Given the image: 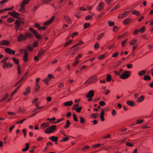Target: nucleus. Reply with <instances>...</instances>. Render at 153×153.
<instances>
[{"mask_svg":"<svg viewBox=\"0 0 153 153\" xmlns=\"http://www.w3.org/2000/svg\"><path fill=\"white\" fill-rule=\"evenodd\" d=\"M64 19L69 24H71L72 23V21L71 19L68 16H65L64 17Z\"/></svg>","mask_w":153,"mask_h":153,"instance_id":"obj_15","label":"nucleus"},{"mask_svg":"<svg viewBox=\"0 0 153 153\" xmlns=\"http://www.w3.org/2000/svg\"><path fill=\"white\" fill-rule=\"evenodd\" d=\"M137 42V40L136 39H134L130 43V45H133L135 44Z\"/></svg>","mask_w":153,"mask_h":153,"instance_id":"obj_51","label":"nucleus"},{"mask_svg":"<svg viewBox=\"0 0 153 153\" xmlns=\"http://www.w3.org/2000/svg\"><path fill=\"white\" fill-rule=\"evenodd\" d=\"M14 19L12 18H10L7 19V22L9 23H10L12 22L13 21Z\"/></svg>","mask_w":153,"mask_h":153,"instance_id":"obj_49","label":"nucleus"},{"mask_svg":"<svg viewBox=\"0 0 153 153\" xmlns=\"http://www.w3.org/2000/svg\"><path fill=\"white\" fill-rule=\"evenodd\" d=\"M40 89V86L37 84H36V86L35 88L34 91L36 92H38Z\"/></svg>","mask_w":153,"mask_h":153,"instance_id":"obj_27","label":"nucleus"},{"mask_svg":"<svg viewBox=\"0 0 153 153\" xmlns=\"http://www.w3.org/2000/svg\"><path fill=\"white\" fill-rule=\"evenodd\" d=\"M8 13L16 19L18 18V17L19 16V13L14 11H13L12 12H9Z\"/></svg>","mask_w":153,"mask_h":153,"instance_id":"obj_5","label":"nucleus"},{"mask_svg":"<svg viewBox=\"0 0 153 153\" xmlns=\"http://www.w3.org/2000/svg\"><path fill=\"white\" fill-rule=\"evenodd\" d=\"M105 56V55H100L98 57V58L99 59H102L104 58Z\"/></svg>","mask_w":153,"mask_h":153,"instance_id":"obj_63","label":"nucleus"},{"mask_svg":"<svg viewBox=\"0 0 153 153\" xmlns=\"http://www.w3.org/2000/svg\"><path fill=\"white\" fill-rule=\"evenodd\" d=\"M26 110L22 108H20L18 112H21L22 113H24L25 112Z\"/></svg>","mask_w":153,"mask_h":153,"instance_id":"obj_60","label":"nucleus"},{"mask_svg":"<svg viewBox=\"0 0 153 153\" xmlns=\"http://www.w3.org/2000/svg\"><path fill=\"white\" fill-rule=\"evenodd\" d=\"M111 76L110 74H108L106 76V79L107 82L111 81Z\"/></svg>","mask_w":153,"mask_h":153,"instance_id":"obj_34","label":"nucleus"},{"mask_svg":"<svg viewBox=\"0 0 153 153\" xmlns=\"http://www.w3.org/2000/svg\"><path fill=\"white\" fill-rule=\"evenodd\" d=\"M72 40H71L68 41V42H66L65 43V45L64 46L65 47L67 46L70 43H71L72 42Z\"/></svg>","mask_w":153,"mask_h":153,"instance_id":"obj_54","label":"nucleus"},{"mask_svg":"<svg viewBox=\"0 0 153 153\" xmlns=\"http://www.w3.org/2000/svg\"><path fill=\"white\" fill-rule=\"evenodd\" d=\"M104 111L103 110H102V111L101 112V113L100 115V117L101 120L102 121H103L105 120V119L104 117Z\"/></svg>","mask_w":153,"mask_h":153,"instance_id":"obj_25","label":"nucleus"},{"mask_svg":"<svg viewBox=\"0 0 153 153\" xmlns=\"http://www.w3.org/2000/svg\"><path fill=\"white\" fill-rule=\"evenodd\" d=\"M8 58V57H6L4 58L1 60V62L4 63V62L6 60H7Z\"/></svg>","mask_w":153,"mask_h":153,"instance_id":"obj_62","label":"nucleus"},{"mask_svg":"<svg viewBox=\"0 0 153 153\" xmlns=\"http://www.w3.org/2000/svg\"><path fill=\"white\" fill-rule=\"evenodd\" d=\"M73 116L74 120L75 122H77L78 121V120L75 114H73Z\"/></svg>","mask_w":153,"mask_h":153,"instance_id":"obj_42","label":"nucleus"},{"mask_svg":"<svg viewBox=\"0 0 153 153\" xmlns=\"http://www.w3.org/2000/svg\"><path fill=\"white\" fill-rule=\"evenodd\" d=\"M146 73V71L141 70L138 73V74L139 76H141L145 75Z\"/></svg>","mask_w":153,"mask_h":153,"instance_id":"obj_21","label":"nucleus"},{"mask_svg":"<svg viewBox=\"0 0 153 153\" xmlns=\"http://www.w3.org/2000/svg\"><path fill=\"white\" fill-rule=\"evenodd\" d=\"M56 129V126L52 125L46 129L45 130V132L46 134H49L54 132Z\"/></svg>","mask_w":153,"mask_h":153,"instance_id":"obj_2","label":"nucleus"},{"mask_svg":"<svg viewBox=\"0 0 153 153\" xmlns=\"http://www.w3.org/2000/svg\"><path fill=\"white\" fill-rule=\"evenodd\" d=\"M126 103L128 105L131 106H133L135 105V103L134 101L130 100H127Z\"/></svg>","mask_w":153,"mask_h":153,"instance_id":"obj_17","label":"nucleus"},{"mask_svg":"<svg viewBox=\"0 0 153 153\" xmlns=\"http://www.w3.org/2000/svg\"><path fill=\"white\" fill-rule=\"evenodd\" d=\"M139 32V29H137L134 32L133 34L134 35H137L138 32Z\"/></svg>","mask_w":153,"mask_h":153,"instance_id":"obj_64","label":"nucleus"},{"mask_svg":"<svg viewBox=\"0 0 153 153\" xmlns=\"http://www.w3.org/2000/svg\"><path fill=\"white\" fill-rule=\"evenodd\" d=\"M108 26H113L114 24V22H111L109 21H108Z\"/></svg>","mask_w":153,"mask_h":153,"instance_id":"obj_43","label":"nucleus"},{"mask_svg":"<svg viewBox=\"0 0 153 153\" xmlns=\"http://www.w3.org/2000/svg\"><path fill=\"white\" fill-rule=\"evenodd\" d=\"M69 139L68 137H65L63 138L61 140V142H65L67 141Z\"/></svg>","mask_w":153,"mask_h":153,"instance_id":"obj_53","label":"nucleus"},{"mask_svg":"<svg viewBox=\"0 0 153 153\" xmlns=\"http://www.w3.org/2000/svg\"><path fill=\"white\" fill-rule=\"evenodd\" d=\"M145 29V27H142L140 29V30H139V32L140 33H143L144 31V30Z\"/></svg>","mask_w":153,"mask_h":153,"instance_id":"obj_58","label":"nucleus"},{"mask_svg":"<svg viewBox=\"0 0 153 153\" xmlns=\"http://www.w3.org/2000/svg\"><path fill=\"white\" fill-rule=\"evenodd\" d=\"M130 76L129 72L126 71L120 75V77L121 79H125L128 78Z\"/></svg>","mask_w":153,"mask_h":153,"instance_id":"obj_3","label":"nucleus"},{"mask_svg":"<svg viewBox=\"0 0 153 153\" xmlns=\"http://www.w3.org/2000/svg\"><path fill=\"white\" fill-rule=\"evenodd\" d=\"M92 18V17L90 15H88L85 17V19L86 20H88L91 19Z\"/></svg>","mask_w":153,"mask_h":153,"instance_id":"obj_57","label":"nucleus"},{"mask_svg":"<svg viewBox=\"0 0 153 153\" xmlns=\"http://www.w3.org/2000/svg\"><path fill=\"white\" fill-rule=\"evenodd\" d=\"M118 53L117 52H116L112 55V57L113 58H115L118 56Z\"/></svg>","mask_w":153,"mask_h":153,"instance_id":"obj_61","label":"nucleus"},{"mask_svg":"<svg viewBox=\"0 0 153 153\" xmlns=\"http://www.w3.org/2000/svg\"><path fill=\"white\" fill-rule=\"evenodd\" d=\"M49 139L51 140L52 141L56 142L58 140V137H57L52 136L49 137Z\"/></svg>","mask_w":153,"mask_h":153,"instance_id":"obj_19","label":"nucleus"},{"mask_svg":"<svg viewBox=\"0 0 153 153\" xmlns=\"http://www.w3.org/2000/svg\"><path fill=\"white\" fill-rule=\"evenodd\" d=\"M79 49V48H75L74 50V52L72 53L71 54L73 55L74 54L76 53L77 51H78Z\"/></svg>","mask_w":153,"mask_h":153,"instance_id":"obj_47","label":"nucleus"},{"mask_svg":"<svg viewBox=\"0 0 153 153\" xmlns=\"http://www.w3.org/2000/svg\"><path fill=\"white\" fill-rule=\"evenodd\" d=\"M128 40V39H125L122 42L121 44L122 45V47H123L125 44L127 42Z\"/></svg>","mask_w":153,"mask_h":153,"instance_id":"obj_39","label":"nucleus"},{"mask_svg":"<svg viewBox=\"0 0 153 153\" xmlns=\"http://www.w3.org/2000/svg\"><path fill=\"white\" fill-rule=\"evenodd\" d=\"M29 145L28 143H27L26 144V147L25 149H22V151L23 152H26L29 149Z\"/></svg>","mask_w":153,"mask_h":153,"instance_id":"obj_26","label":"nucleus"},{"mask_svg":"<svg viewBox=\"0 0 153 153\" xmlns=\"http://www.w3.org/2000/svg\"><path fill=\"white\" fill-rule=\"evenodd\" d=\"M8 94H6L3 97V98L0 100V102H2V101L5 100L8 96Z\"/></svg>","mask_w":153,"mask_h":153,"instance_id":"obj_38","label":"nucleus"},{"mask_svg":"<svg viewBox=\"0 0 153 153\" xmlns=\"http://www.w3.org/2000/svg\"><path fill=\"white\" fill-rule=\"evenodd\" d=\"M82 109V107H79V108H77L76 109V111L78 113H79L80 111H81V110Z\"/></svg>","mask_w":153,"mask_h":153,"instance_id":"obj_55","label":"nucleus"},{"mask_svg":"<svg viewBox=\"0 0 153 153\" xmlns=\"http://www.w3.org/2000/svg\"><path fill=\"white\" fill-rule=\"evenodd\" d=\"M78 34V33L77 32H74L72 33L71 35V37L72 38H73L75 36L77 35Z\"/></svg>","mask_w":153,"mask_h":153,"instance_id":"obj_59","label":"nucleus"},{"mask_svg":"<svg viewBox=\"0 0 153 153\" xmlns=\"http://www.w3.org/2000/svg\"><path fill=\"white\" fill-rule=\"evenodd\" d=\"M26 48L29 51H32L33 50V48L32 47L29 45L27 46L26 47Z\"/></svg>","mask_w":153,"mask_h":153,"instance_id":"obj_40","label":"nucleus"},{"mask_svg":"<svg viewBox=\"0 0 153 153\" xmlns=\"http://www.w3.org/2000/svg\"><path fill=\"white\" fill-rule=\"evenodd\" d=\"M120 7V5L119 4L117 5L113 8L111 10V11H113L114 10H116L117 9L119 8Z\"/></svg>","mask_w":153,"mask_h":153,"instance_id":"obj_48","label":"nucleus"},{"mask_svg":"<svg viewBox=\"0 0 153 153\" xmlns=\"http://www.w3.org/2000/svg\"><path fill=\"white\" fill-rule=\"evenodd\" d=\"M94 95V92L93 90L90 91L86 95V97L87 98H91L93 97Z\"/></svg>","mask_w":153,"mask_h":153,"instance_id":"obj_6","label":"nucleus"},{"mask_svg":"<svg viewBox=\"0 0 153 153\" xmlns=\"http://www.w3.org/2000/svg\"><path fill=\"white\" fill-rule=\"evenodd\" d=\"M79 119L81 123L82 124L85 122V120L83 117H79Z\"/></svg>","mask_w":153,"mask_h":153,"instance_id":"obj_46","label":"nucleus"},{"mask_svg":"<svg viewBox=\"0 0 153 153\" xmlns=\"http://www.w3.org/2000/svg\"><path fill=\"white\" fill-rule=\"evenodd\" d=\"M105 33H102L101 34L99 35L97 38V40H99L104 35Z\"/></svg>","mask_w":153,"mask_h":153,"instance_id":"obj_32","label":"nucleus"},{"mask_svg":"<svg viewBox=\"0 0 153 153\" xmlns=\"http://www.w3.org/2000/svg\"><path fill=\"white\" fill-rule=\"evenodd\" d=\"M73 104V102L72 101H68L64 102L63 104L64 105L66 106H71Z\"/></svg>","mask_w":153,"mask_h":153,"instance_id":"obj_16","label":"nucleus"},{"mask_svg":"<svg viewBox=\"0 0 153 153\" xmlns=\"http://www.w3.org/2000/svg\"><path fill=\"white\" fill-rule=\"evenodd\" d=\"M104 6V3L101 2L99 4L98 6L96 8V10L98 11L102 10L103 9Z\"/></svg>","mask_w":153,"mask_h":153,"instance_id":"obj_7","label":"nucleus"},{"mask_svg":"<svg viewBox=\"0 0 153 153\" xmlns=\"http://www.w3.org/2000/svg\"><path fill=\"white\" fill-rule=\"evenodd\" d=\"M78 106H79L78 104H76L74 105L73 106V107L72 108V109L73 110H76V109L78 108Z\"/></svg>","mask_w":153,"mask_h":153,"instance_id":"obj_44","label":"nucleus"},{"mask_svg":"<svg viewBox=\"0 0 153 153\" xmlns=\"http://www.w3.org/2000/svg\"><path fill=\"white\" fill-rule=\"evenodd\" d=\"M28 74V72H26V73L24 74V77L22 78L17 83V84H16V85H15V86H16V85H17L18 83H20L21 81H22V80H23L24 79V78L25 77L27 74Z\"/></svg>","mask_w":153,"mask_h":153,"instance_id":"obj_37","label":"nucleus"},{"mask_svg":"<svg viewBox=\"0 0 153 153\" xmlns=\"http://www.w3.org/2000/svg\"><path fill=\"white\" fill-rule=\"evenodd\" d=\"M131 20V19L128 18L124 20L123 21V24L124 25H126L128 24Z\"/></svg>","mask_w":153,"mask_h":153,"instance_id":"obj_28","label":"nucleus"},{"mask_svg":"<svg viewBox=\"0 0 153 153\" xmlns=\"http://www.w3.org/2000/svg\"><path fill=\"white\" fill-rule=\"evenodd\" d=\"M98 116V114H92L91 115V117L93 118H96Z\"/></svg>","mask_w":153,"mask_h":153,"instance_id":"obj_41","label":"nucleus"},{"mask_svg":"<svg viewBox=\"0 0 153 153\" xmlns=\"http://www.w3.org/2000/svg\"><path fill=\"white\" fill-rule=\"evenodd\" d=\"M143 79L146 81L150 80L151 79V78L150 76L148 75H145L144 76Z\"/></svg>","mask_w":153,"mask_h":153,"instance_id":"obj_29","label":"nucleus"},{"mask_svg":"<svg viewBox=\"0 0 153 153\" xmlns=\"http://www.w3.org/2000/svg\"><path fill=\"white\" fill-rule=\"evenodd\" d=\"M28 53L27 51L24 52L23 59L24 62H27L28 59Z\"/></svg>","mask_w":153,"mask_h":153,"instance_id":"obj_10","label":"nucleus"},{"mask_svg":"<svg viewBox=\"0 0 153 153\" xmlns=\"http://www.w3.org/2000/svg\"><path fill=\"white\" fill-rule=\"evenodd\" d=\"M70 124V122L69 120H67L66 123V125L64 126V128H66L69 127Z\"/></svg>","mask_w":153,"mask_h":153,"instance_id":"obj_33","label":"nucleus"},{"mask_svg":"<svg viewBox=\"0 0 153 153\" xmlns=\"http://www.w3.org/2000/svg\"><path fill=\"white\" fill-rule=\"evenodd\" d=\"M30 88L29 87H27L26 90V91L24 92L23 93L24 95L26 96L27 94L30 93Z\"/></svg>","mask_w":153,"mask_h":153,"instance_id":"obj_22","label":"nucleus"},{"mask_svg":"<svg viewBox=\"0 0 153 153\" xmlns=\"http://www.w3.org/2000/svg\"><path fill=\"white\" fill-rule=\"evenodd\" d=\"M50 124L48 123H45L41 125L40 127L41 128L44 129L46 127L48 126Z\"/></svg>","mask_w":153,"mask_h":153,"instance_id":"obj_14","label":"nucleus"},{"mask_svg":"<svg viewBox=\"0 0 153 153\" xmlns=\"http://www.w3.org/2000/svg\"><path fill=\"white\" fill-rule=\"evenodd\" d=\"M55 19V17L53 16L51 19L45 22L44 24V25H48L51 23Z\"/></svg>","mask_w":153,"mask_h":153,"instance_id":"obj_13","label":"nucleus"},{"mask_svg":"<svg viewBox=\"0 0 153 153\" xmlns=\"http://www.w3.org/2000/svg\"><path fill=\"white\" fill-rule=\"evenodd\" d=\"M144 99V96L143 95L141 96L140 97L137 98V102L138 103H140L142 102Z\"/></svg>","mask_w":153,"mask_h":153,"instance_id":"obj_18","label":"nucleus"},{"mask_svg":"<svg viewBox=\"0 0 153 153\" xmlns=\"http://www.w3.org/2000/svg\"><path fill=\"white\" fill-rule=\"evenodd\" d=\"M14 24L16 25L15 28L16 29V30H17L19 29V27L21 26L20 22L18 20H16Z\"/></svg>","mask_w":153,"mask_h":153,"instance_id":"obj_12","label":"nucleus"},{"mask_svg":"<svg viewBox=\"0 0 153 153\" xmlns=\"http://www.w3.org/2000/svg\"><path fill=\"white\" fill-rule=\"evenodd\" d=\"M45 52V50L41 49L40 51H39L38 53V55L39 57H41V55L44 54Z\"/></svg>","mask_w":153,"mask_h":153,"instance_id":"obj_23","label":"nucleus"},{"mask_svg":"<svg viewBox=\"0 0 153 153\" xmlns=\"http://www.w3.org/2000/svg\"><path fill=\"white\" fill-rule=\"evenodd\" d=\"M80 13V11H78L77 13L75 15V16L77 18H79L81 16V15H79Z\"/></svg>","mask_w":153,"mask_h":153,"instance_id":"obj_56","label":"nucleus"},{"mask_svg":"<svg viewBox=\"0 0 153 153\" xmlns=\"http://www.w3.org/2000/svg\"><path fill=\"white\" fill-rule=\"evenodd\" d=\"M29 0H23L21 4L22 5H23L25 6V4H28Z\"/></svg>","mask_w":153,"mask_h":153,"instance_id":"obj_36","label":"nucleus"},{"mask_svg":"<svg viewBox=\"0 0 153 153\" xmlns=\"http://www.w3.org/2000/svg\"><path fill=\"white\" fill-rule=\"evenodd\" d=\"M5 51L6 52L9 54H14L15 53L14 51L11 50L10 48H7L5 49Z\"/></svg>","mask_w":153,"mask_h":153,"instance_id":"obj_11","label":"nucleus"},{"mask_svg":"<svg viewBox=\"0 0 153 153\" xmlns=\"http://www.w3.org/2000/svg\"><path fill=\"white\" fill-rule=\"evenodd\" d=\"M25 39H29L32 38L33 35L32 33L29 32H25Z\"/></svg>","mask_w":153,"mask_h":153,"instance_id":"obj_9","label":"nucleus"},{"mask_svg":"<svg viewBox=\"0 0 153 153\" xmlns=\"http://www.w3.org/2000/svg\"><path fill=\"white\" fill-rule=\"evenodd\" d=\"M37 39H41V37L40 35L36 31L33 33Z\"/></svg>","mask_w":153,"mask_h":153,"instance_id":"obj_31","label":"nucleus"},{"mask_svg":"<svg viewBox=\"0 0 153 153\" xmlns=\"http://www.w3.org/2000/svg\"><path fill=\"white\" fill-rule=\"evenodd\" d=\"M128 12V11H125L124 13L122 14V15H119L118 17L119 18H123L127 15V13Z\"/></svg>","mask_w":153,"mask_h":153,"instance_id":"obj_24","label":"nucleus"},{"mask_svg":"<svg viewBox=\"0 0 153 153\" xmlns=\"http://www.w3.org/2000/svg\"><path fill=\"white\" fill-rule=\"evenodd\" d=\"M10 45V42L7 40H3L0 42V45H5L8 46Z\"/></svg>","mask_w":153,"mask_h":153,"instance_id":"obj_8","label":"nucleus"},{"mask_svg":"<svg viewBox=\"0 0 153 153\" xmlns=\"http://www.w3.org/2000/svg\"><path fill=\"white\" fill-rule=\"evenodd\" d=\"M132 14L133 15H135L137 16H139L140 15V13L138 11L134 10L132 12Z\"/></svg>","mask_w":153,"mask_h":153,"instance_id":"obj_20","label":"nucleus"},{"mask_svg":"<svg viewBox=\"0 0 153 153\" xmlns=\"http://www.w3.org/2000/svg\"><path fill=\"white\" fill-rule=\"evenodd\" d=\"M20 7H21V8L19 10V11L22 12H24L25 6H24L23 5H22L21 4H20Z\"/></svg>","mask_w":153,"mask_h":153,"instance_id":"obj_35","label":"nucleus"},{"mask_svg":"<svg viewBox=\"0 0 153 153\" xmlns=\"http://www.w3.org/2000/svg\"><path fill=\"white\" fill-rule=\"evenodd\" d=\"M97 79V77L96 76H92L89 78L84 83V85H88L90 84L93 83Z\"/></svg>","mask_w":153,"mask_h":153,"instance_id":"obj_1","label":"nucleus"},{"mask_svg":"<svg viewBox=\"0 0 153 153\" xmlns=\"http://www.w3.org/2000/svg\"><path fill=\"white\" fill-rule=\"evenodd\" d=\"M126 146L130 147H131L133 146V144L131 143L130 142H127L126 143Z\"/></svg>","mask_w":153,"mask_h":153,"instance_id":"obj_50","label":"nucleus"},{"mask_svg":"<svg viewBox=\"0 0 153 153\" xmlns=\"http://www.w3.org/2000/svg\"><path fill=\"white\" fill-rule=\"evenodd\" d=\"M25 35L22 34H20L17 38V41L19 42L25 40Z\"/></svg>","mask_w":153,"mask_h":153,"instance_id":"obj_4","label":"nucleus"},{"mask_svg":"<svg viewBox=\"0 0 153 153\" xmlns=\"http://www.w3.org/2000/svg\"><path fill=\"white\" fill-rule=\"evenodd\" d=\"M12 59L13 60L14 63H15L16 64H19V60L17 59L16 58H14V57H12Z\"/></svg>","mask_w":153,"mask_h":153,"instance_id":"obj_30","label":"nucleus"},{"mask_svg":"<svg viewBox=\"0 0 153 153\" xmlns=\"http://www.w3.org/2000/svg\"><path fill=\"white\" fill-rule=\"evenodd\" d=\"M99 104L100 106H103L105 105V102L103 101H101L99 103Z\"/></svg>","mask_w":153,"mask_h":153,"instance_id":"obj_52","label":"nucleus"},{"mask_svg":"<svg viewBox=\"0 0 153 153\" xmlns=\"http://www.w3.org/2000/svg\"><path fill=\"white\" fill-rule=\"evenodd\" d=\"M90 25V24L88 23H85L84 25V28L86 29V28L89 27Z\"/></svg>","mask_w":153,"mask_h":153,"instance_id":"obj_45","label":"nucleus"}]
</instances>
